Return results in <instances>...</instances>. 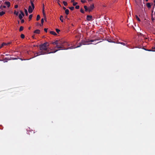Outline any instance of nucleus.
<instances>
[{"label": "nucleus", "mask_w": 155, "mask_h": 155, "mask_svg": "<svg viewBox=\"0 0 155 155\" xmlns=\"http://www.w3.org/2000/svg\"><path fill=\"white\" fill-rule=\"evenodd\" d=\"M48 43L46 42L44 44L40 45L39 46L40 51L37 53V55L35 56H37L41 55H44L51 53H55L59 50H57L54 51H52V49L48 48V45H47Z\"/></svg>", "instance_id": "1"}, {"label": "nucleus", "mask_w": 155, "mask_h": 155, "mask_svg": "<svg viewBox=\"0 0 155 155\" xmlns=\"http://www.w3.org/2000/svg\"><path fill=\"white\" fill-rule=\"evenodd\" d=\"M88 42L87 41H84L82 40L81 41V42L79 43V45L76 48H78L81 47L82 45H89L91 44H86V43Z\"/></svg>", "instance_id": "2"}, {"label": "nucleus", "mask_w": 155, "mask_h": 155, "mask_svg": "<svg viewBox=\"0 0 155 155\" xmlns=\"http://www.w3.org/2000/svg\"><path fill=\"white\" fill-rule=\"evenodd\" d=\"M55 48H57L60 49H61V50L68 49V48L67 49H65L64 47V46H58V45H57V46H56L55 47Z\"/></svg>", "instance_id": "3"}, {"label": "nucleus", "mask_w": 155, "mask_h": 155, "mask_svg": "<svg viewBox=\"0 0 155 155\" xmlns=\"http://www.w3.org/2000/svg\"><path fill=\"white\" fill-rule=\"evenodd\" d=\"M59 41H60L58 43V45L64 46V44L65 42L60 40H59Z\"/></svg>", "instance_id": "4"}, {"label": "nucleus", "mask_w": 155, "mask_h": 155, "mask_svg": "<svg viewBox=\"0 0 155 155\" xmlns=\"http://www.w3.org/2000/svg\"><path fill=\"white\" fill-rule=\"evenodd\" d=\"M94 4L91 5L89 7V12H91L94 8Z\"/></svg>", "instance_id": "5"}, {"label": "nucleus", "mask_w": 155, "mask_h": 155, "mask_svg": "<svg viewBox=\"0 0 155 155\" xmlns=\"http://www.w3.org/2000/svg\"><path fill=\"white\" fill-rule=\"evenodd\" d=\"M92 16L91 15H87V21H91L92 19Z\"/></svg>", "instance_id": "6"}, {"label": "nucleus", "mask_w": 155, "mask_h": 155, "mask_svg": "<svg viewBox=\"0 0 155 155\" xmlns=\"http://www.w3.org/2000/svg\"><path fill=\"white\" fill-rule=\"evenodd\" d=\"M33 9L31 6H29L28 9V12L29 13H31L32 12Z\"/></svg>", "instance_id": "7"}, {"label": "nucleus", "mask_w": 155, "mask_h": 155, "mask_svg": "<svg viewBox=\"0 0 155 155\" xmlns=\"http://www.w3.org/2000/svg\"><path fill=\"white\" fill-rule=\"evenodd\" d=\"M43 9H42L43 14V16H44V17L45 18H46V15H45V10H44L45 7H44V4H43Z\"/></svg>", "instance_id": "8"}, {"label": "nucleus", "mask_w": 155, "mask_h": 155, "mask_svg": "<svg viewBox=\"0 0 155 155\" xmlns=\"http://www.w3.org/2000/svg\"><path fill=\"white\" fill-rule=\"evenodd\" d=\"M100 39L99 38H97L95 39H94V40H89L87 42H94V41H95L99 40Z\"/></svg>", "instance_id": "9"}, {"label": "nucleus", "mask_w": 155, "mask_h": 155, "mask_svg": "<svg viewBox=\"0 0 155 155\" xmlns=\"http://www.w3.org/2000/svg\"><path fill=\"white\" fill-rule=\"evenodd\" d=\"M30 2H31V7H32V8L33 9H34L35 6H34V5L33 3V2L31 0Z\"/></svg>", "instance_id": "10"}, {"label": "nucleus", "mask_w": 155, "mask_h": 155, "mask_svg": "<svg viewBox=\"0 0 155 155\" xmlns=\"http://www.w3.org/2000/svg\"><path fill=\"white\" fill-rule=\"evenodd\" d=\"M40 31L39 30L37 29V30H36L34 32L35 33L39 34L40 33Z\"/></svg>", "instance_id": "11"}, {"label": "nucleus", "mask_w": 155, "mask_h": 155, "mask_svg": "<svg viewBox=\"0 0 155 155\" xmlns=\"http://www.w3.org/2000/svg\"><path fill=\"white\" fill-rule=\"evenodd\" d=\"M5 4H6L7 5L8 7H9L10 6V3L9 2H5Z\"/></svg>", "instance_id": "12"}, {"label": "nucleus", "mask_w": 155, "mask_h": 155, "mask_svg": "<svg viewBox=\"0 0 155 155\" xmlns=\"http://www.w3.org/2000/svg\"><path fill=\"white\" fill-rule=\"evenodd\" d=\"M84 8L86 12L89 11V8L86 6H84Z\"/></svg>", "instance_id": "13"}, {"label": "nucleus", "mask_w": 155, "mask_h": 155, "mask_svg": "<svg viewBox=\"0 0 155 155\" xmlns=\"http://www.w3.org/2000/svg\"><path fill=\"white\" fill-rule=\"evenodd\" d=\"M50 33L52 35H57V34L54 31H50Z\"/></svg>", "instance_id": "14"}, {"label": "nucleus", "mask_w": 155, "mask_h": 155, "mask_svg": "<svg viewBox=\"0 0 155 155\" xmlns=\"http://www.w3.org/2000/svg\"><path fill=\"white\" fill-rule=\"evenodd\" d=\"M19 59V58H12L10 57L8 59V60H17Z\"/></svg>", "instance_id": "15"}, {"label": "nucleus", "mask_w": 155, "mask_h": 155, "mask_svg": "<svg viewBox=\"0 0 155 155\" xmlns=\"http://www.w3.org/2000/svg\"><path fill=\"white\" fill-rule=\"evenodd\" d=\"M146 5L148 8H150L151 7L150 4L149 3H147Z\"/></svg>", "instance_id": "16"}, {"label": "nucleus", "mask_w": 155, "mask_h": 155, "mask_svg": "<svg viewBox=\"0 0 155 155\" xmlns=\"http://www.w3.org/2000/svg\"><path fill=\"white\" fill-rule=\"evenodd\" d=\"M5 45H6V43L4 42L0 46V49Z\"/></svg>", "instance_id": "17"}, {"label": "nucleus", "mask_w": 155, "mask_h": 155, "mask_svg": "<svg viewBox=\"0 0 155 155\" xmlns=\"http://www.w3.org/2000/svg\"><path fill=\"white\" fill-rule=\"evenodd\" d=\"M65 13L67 15H68L69 13V10L68 9H66L65 10Z\"/></svg>", "instance_id": "18"}, {"label": "nucleus", "mask_w": 155, "mask_h": 155, "mask_svg": "<svg viewBox=\"0 0 155 155\" xmlns=\"http://www.w3.org/2000/svg\"><path fill=\"white\" fill-rule=\"evenodd\" d=\"M9 58H6L3 59V61H4L5 62H7L8 61V59Z\"/></svg>", "instance_id": "19"}, {"label": "nucleus", "mask_w": 155, "mask_h": 155, "mask_svg": "<svg viewBox=\"0 0 155 155\" xmlns=\"http://www.w3.org/2000/svg\"><path fill=\"white\" fill-rule=\"evenodd\" d=\"M63 17V16L62 15H61L60 17V19L61 21V22H63L64 21L63 19H62Z\"/></svg>", "instance_id": "20"}, {"label": "nucleus", "mask_w": 155, "mask_h": 155, "mask_svg": "<svg viewBox=\"0 0 155 155\" xmlns=\"http://www.w3.org/2000/svg\"><path fill=\"white\" fill-rule=\"evenodd\" d=\"M24 27L22 26H21L19 28V31H22L23 30Z\"/></svg>", "instance_id": "21"}, {"label": "nucleus", "mask_w": 155, "mask_h": 155, "mask_svg": "<svg viewBox=\"0 0 155 155\" xmlns=\"http://www.w3.org/2000/svg\"><path fill=\"white\" fill-rule=\"evenodd\" d=\"M135 18L138 21H140V19L138 17V16L137 15H136L135 16Z\"/></svg>", "instance_id": "22"}, {"label": "nucleus", "mask_w": 155, "mask_h": 155, "mask_svg": "<svg viewBox=\"0 0 155 155\" xmlns=\"http://www.w3.org/2000/svg\"><path fill=\"white\" fill-rule=\"evenodd\" d=\"M40 16L39 15H37V18H36V20L37 21H38L40 19Z\"/></svg>", "instance_id": "23"}, {"label": "nucleus", "mask_w": 155, "mask_h": 155, "mask_svg": "<svg viewBox=\"0 0 155 155\" xmlns=\"http://www.w3.org/2000/svg\"><path fill=\"white\" fill-rule=\"evenodd\" d=\"M5 13L4 12L2 11L0 12V16H2Z\"/></svg>", "instance_id": "24"}, {"label": "nucleus", "mask_w": 155, "mask_h": 155, "mask_svg": "<svg viewBox=\"0 0 155 155\" xmlns=\"http://www.w3.org/2000/svg\"><path fill=\"white\" fill-rule=\"evenodd\" d=\"M24 10H25V12L26 15V16H27L28 15V12L27 10L26 9H25Z\"/></svg>", "instance_id": "25"}, {"label": "nucleus", "mask_w": 155, "mask_h": 155, "mask_svg": "<svg viewBox=\"0 0 155 155\" xmlns=\"http://www.w3.org/2000/svg\"><path fill=\"white\" fill-rule=\"evenodd\" d=\"M18 17L20 20H21L22 18L23 17L21 14H20L18 15Z\"/></svg>", "instance_id": "26"}, {"label": "nucleus", "mask_w": 155, "mask_h": 155, "mask_svg": "<svg viewBox=\"0 0 155 155\" xmlns=\"http://www.w3.org/2000/svg\"><path fill=\"white\" fill-rule=\"evenodd\" d=\"M117 43H118V44H120L123 45H125V44L124 43V42H119L118 41L117 42Z\"/></svg>", "instance_id": "27"}, {"label": "nucleus", "mask_w": 155, "mask_h": 155, "mask_svg": "<svg viewBox=\"0 0 155 155\" xmlns=\"http://www.w3.org/2000/svg\"><path fill=\"white\" fill-rule=\"evenodd\" d=\"M32 17V14L30 15L29 17V21L31 20Z\"/></svg>", "instance_id": "28"}, {"label": "nucleus", "mask_w": 155, "mask_h": 155, "mask_svg": "<svg viewBox=\"0 0 155 155\" xmlns=\"http://www.w3.org/2000/svg\"><path fill=\"white\" fill-rule=\"evenodd\" d=\"M63 3L65 6H66L67 5V3L65 1H63Z\"/></svg>", "instance_id": "29"}, {"label": "nucleus", "mask_w": 155, "mask_h": 155, "mask_svg": "<svg viewBox=\"0 0 155 155\" xmlns=\"http://www.w3.org/2000/svg\"><path fill=\"white\" fill-rule=\"evenodd\" d=\"M60 41L59 40H57L55 41V45H56V46H57V45H58V42Z\"/></svg>", "instance_id": "30"}, {"label": "nucleus", "mask_w": 155, "mask_h": 155, "mask_svg": "<svg viewBox=\"0 0 155 155\" xmlns=\"http://www.w3.org/2000/svg\"><path fill=\"white\" fill-rule=\"evenodd\" d=\"M69 8L71 10H73L74 9V7H69Z\"/></svg>", "instance_id": "31"}, {"label": "nucleus", "mask_w": 155, "mask_h": 155, "mask_svg": "<svg viewBox=\"0 0 155 155\" xmlns=\"http://www.w3.org/2000/svg\"><path fill=\"white\" fill-rule=\"evenodd\" d=\"M80 12H81L83 14H84V12L82 8H81Z\"/></svg>", "instance_id": "32"}, {"label": "nucleus", "mask_w": 155, "mask_h": 155, "mask_svg": "<svg viewBox=\"0 0 155 155\" xmlns=\"http://www.w3.org/2000/svg\"><path fill=\"white\" fill-rule=\"evenodd\" d=\"M25 35L23 34H21V37L22 38H25Z\"/></svg>", "instance_id": "33"}, {"label": "nucleus", "mask_w": 155, "mask_h": 155, "mask_svg": "<svg viewBox=\"0 0 155 155\" xmlns=\"http://www.w3.org/2000/svg\"><path fill=\"white\" fill-rule=\"evenodd\" d=\"M143 49L147 51H152V49H147L144 48H143Z\"/></svg>", "instance_id": "34"}, {"label": "nucleus", "mask_w": 155, "mask_h": 155, "mask_svg": "<svg viewBox=\"0 0 155 155\" xmlns=\"http://www.w3.org/2000/svg\"><path fill=\"white\" fill-rule=\"evenodd\" d=\"M56 31L58 33H59V32L60 31V30L56 28Z\"/></svg>", "instance_id": "35"}, {"label": "nucleus", "mask_w": 155, "mask_h": 155, "mask_svg": "<svg viewBox=\"0 0 155 155\" xmlns=\"http://www.w3.org/2000/svg\"><path fill=\"white\" fill-rule=\"evenodd\" d=\"M14 13L16 15H18V12H16V11H15L14 12Z\"/></svg>", "instance_id": "36"}, {"label": "nucleus", "mask_w": 155, "mask_h": 155, "mask_svg": "<svg viewBox=\"0 0 155 155\" xmlns=\"http://www.w3.org/2000/svg\"><path fill=\"white\" fill-rule=\"evenodd\" d=\"M108 42H114V43H115L113 41H112V40H111V39H109L108 40Z\"/></svg>", "instance_id": "37"}, {"label": "nucleus", "mask_w": 155, "mask_h": 155, "mask_svg": "<svg viewBox=\"0 0 155 155\" xmlns=\"http://www.w3.org/2000/svg\"><path fill=\"white\" fill-rule=\"evenodd\" d=\"M77 4H78V3L77 2H74L73 3V5L74 6H75V5H76Z\"/></svg>", "instance_id": "38"}, {"label": "nucleus", "mask_w": 155, "mask_h": 155, "mask_svg": "<svg viewBox=\"0 0 155 155\" xmlns=\"http://www.w3.org/2000/svg\"><path fill=\"white\" fill-rule=\"evenodd\" d=\"M80 6L79 5H76L75 7L76 9H78L79 8Z\"/></svg>", "instance_id": "39"}, {"label": "nucleus", "mask_w": 155, "mask_h": 155, "mask_svg": "<svg viewBox=\"0 0 155 155\" xmlns=\"http://www.w3.org/2000/svg\"><path fill=\"white\" fill-rule=\"evenodd\" d=\"M44 22V19L43 18H42L41 20V24L43 25Z\"/></svg>", "instance_id": "40"}, {"label": "nucleus", "mask_w": 155, "mask_h": 155, "mask_svg": "<svg viewBox=\"0 0 155 155\" xmlns=\"http://www.w3.org/2000/svg\"><path fill=\"white\" fill-rule=\"evenodd\" d=\"M48 28H45L44 29V31L46 32H47Z\"/></svg>", "instance_id": "41"}, {"label": "nucleus", "mask_w": 155, "mask_h": 155, "mask_svg": "<svg viewBox=\"0 0 155 155\" xmlns=\"http://www.w3.org/2000/svg\"><path fill=\"white\" fill-rule=\"evenodd\" d=\"M152 49L153 51H155V47L154 48H153Z\"/></svg>", "instance_id": "42"}, {"label": "nucleus", "mask_w": 155, "mask_h": 155, "mask_svg": "<svg viewBox=\"0 0 155 155\" xmlns=\"http://www.w3.org/2000/svg\"><path fill=\"white\" fill-rule=\"evenodd\" d=\"M21 23H24V19H21Z\"/></svg>", "instance_id": "43"}, {"label": "nucleus", "mask_w": 155, "mask_h": 155, "mask_svg": "<svg viewBox=\"0 0 155 155\" xmlns=\"http://www.w3.org/2000/svg\"><path fill=\"white\" fill-rule=\"evenodd\" d=\"M11 43V42H8L7 43H6V45H9Z\"/></svg>", "instance_id": "44"}, {"label": "nucleus", "mask_w": 155, "mask_h": 155, "mask_svg": "<svg viewBox=\"0 0 155 155\" xmlns=\"http://www.w3.org/2000/svg\"><path fill=\"white\" fill-rule=\"evenodd\" d=\"M18 5H15V8H18Z\"/></svg>", "instance_id": "45"}, {"label": "nucleus", "mask_w": 155, "mask_h": 155, "mask_svg": "<svg viewBox=\"0 0 155 155\" xmlns=\"http://www.w3.org/2000/svg\"><path fill=\"white\" fill-rule=\"evenodd\" d=\"M52 44L53 45H55V42H52Z\"/></svg>", "instance_id": "46"}, {"label": "nucleus", "mask_w": 155, "mask_h": 155, "mask_svg": "<svg viewBox=\"0 0 155 155\" xmlns=\"http://www.w3.org/2000/svg\"><path fill=\"white\" fill-rule=\"evenodd\" d=\"M37 55V53H36V54H35V56H34V57H33L32 58H34V57H36V56H36Z\"/></svg>", "instance_id": "47"}, {"label": "nucleus", "mask_w": 155, "mask_h": 155, "mask_svg": "<svg viewBox=\"0 0 155 155\" xmlns=\"http://www.w3.org/2000/svg\"><path fill=\"white\" fill-rule=\"evenodd\" d=\"M81 2L82 3H84L85 2L84 1H83V0H81Z\"/></svg>", "instance_id": "48"}, {"label": "nucleus", "mask_w": 155, "mask_h": 155, "mask_svg": "<svg viewBox=\"0 0 155 155\" xmlns=\"http://www.w3.org/2000/svg\"><path fill=\"white\" fill-rule=\"evenodd\" d=\"M21 15L22 16V17L23 16H24V15H25V14H24V13H23L22 14H21Z\"/></svg>", "instance_id": "49"}, {"label": "nucleus", "mask_w": 155, "mask_h": 155, "mask_svg": "<svg viewBox=\"0 0 155 155\" xmlns=\"http://www.w3.org/2000/svg\"><path fill=\"white\" fill-rule=\"evenodd\" d=\"M20 12L21 13L20 14H22L23 13V12L22 11H20Z\"/></svg>", "instance_id": "50"}, {"label": "nucleus", "mask_w": 155, "mask_h": 155, "mask_svg": "<svg viewBox=\"0 0 155 155\" xmlns=\"http://www.w3.org/2000/svg\"><path fill=\"white\" fill-rule=\"evenodd\" d=\"M63 9H64V10H65L66 9V8L65 7H63Z\"/></svg>", "instance_id": "51"}, {"label": "nucleus", "mask_w": 155, "mask_h": 155, "mask_svg": "<svg viewBox=\"0 0 155 155\" xmlns=\"http://www.w3.org/2000/svg\"><path fill=\"white\" fill-rule=\"evenodd\" d=\"M3 8H6V6H5V5L3 6Z\"/></svg>", "instance_id": "52"}, {"label": "nucleus", "mask_w": 155, "mask_h": 155, "mask_svg": "<svg viewBox=\"0 0 155 155\" xmlns=\"http://www.w3.org/2000/svg\"><path fill=\"white\" fill-rule=\"evenodd\" d=\"M71 2L73 3L74 2V1L73 0H71Z\"/></svg>", "instance_id": "53"}, {"label": "nucleus", "mask_w": 155, "mask_h": 155, "mask_svg": "<svg viewBox=\"0 0 155 155\" xmlns=\"http://www.w3.org/2000/svg\"><path fill=\"white\" fill-rule=\"evenodd\" d=\"M5 55H6V56H8V55H9V54H5Z\"/></svg>", "instance_id": "54"}, {"label": "nucleus", "mask_w": 155, "mask_h": 155, "mask_svg": "<svg viewBox=\"0 0 155 155\" xmlns=\"http://www.w3.org/2000/svg\"><path fill=\"white\" fill-rule=\"evenodd\" d=\"M92 0H88V2L91 1Z\"/></svg>", "instance_id": "55"}, {"label": "nucleus", "mask_w": 155, "mask_h": 155, "mask_svg": "<svg viewBox=\"0 0 155 155\" xmlns=\"http://www.w3.org/2000/svg\"><path fill=\"white\" fill-rule=\"evenodd\" d=\"M154 5L155 6V1H154Z\"/></svg>", "instance_id": "56"}, {"label": "nucleus", "mask_w": 155, "mask_h": 155, "mask_svg": "<svg viewBox=\"0 0 155 155\" xmlns=\"http://www.w3.org/2000/svg\"><path fill=\"white\" fill-rule=\"evenodd\" d=\"M31 27H29V28H28L29 29H31Z\"/></svg>", "instance_id": "57"}, {"label": "nucleus", "mask_w": 155, "mask_h": 155, "mask_svg": "<svg viewBox=\"0 0 155 155\" xmlns=\"http://www.w3.org/2000/svg\"><path fill=\"white\" fill-rule=\"evenodd\" d=\"M40 26H42V25H42L41 24H40Z\"/></svg>", "instance_id": "58"}, {"label": "nucleus", "mask_w": 155, "mask_h": 155, "mask_svg": "<svg viewBox=\"0 0 155 155\" xmlns=\"http://www.w3.org/2000/svg\"><path fill=\"white\" fill-rule=\"evenodd\" d=\"M97 43H98V42H97V43H94L93 44H97Z\"/></svg>", "instance_id": "59"}, {"label": "nucleus", "mask_w": 155, "mask_h": 155, "mask_svg": "<svg viewBox=\"0 0 155 155\" xmlns=\"http://www.w3.org/2000/svg\"><path fill=\"white\" fill-rule=\"evenodd\" d=\"M20 59L21 60H22H22H23V59H21V58H20Z\"/></svg>", "instance_id": "60"}, {"label": "nucleus", "mask_w": 155, "mask_h": 155, "mask_svg": "<svg viewBox=\"0 0 155 155\" xmlns=\"http://www.w3.org/2000/svg\"><path fill=\"white\" fill-rule=\"evenodd\" d=\"M58 4H59V5L60 6H61V5H60V4L59 3H58Z\"/></svg>", "instance_id": "61"}, {"label": "nucleus", "mask_w": 155, "mask_h": 155, "mask_svg": "<svg viewBox=\"0 0 155 155\" xmlns=\"http://www.w3.org/2000/svg\"><path fill=\"white\" fill-rule=\"evenodd\" d=\"M147 1H148V0H146Z\"/></svg>", "instance_id": "62"}]
</instances>
